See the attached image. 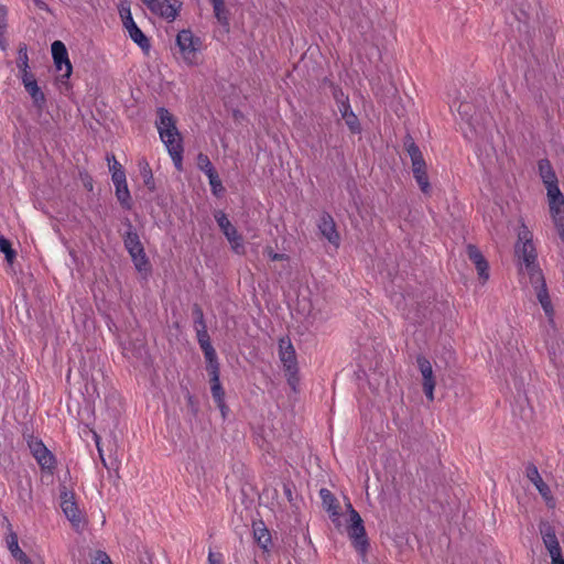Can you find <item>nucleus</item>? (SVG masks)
<instances>
[{"instance_id":"46","label":"nucleus","mask_w":564,"mask_h":564,"mask_svg":"<svg viewBox=\"0 0 564 564\" xmlns=\"http://www.w3.org/2000/svg\"><path fill=\"white\" fill-rule=\"evenodd\" d=\"M286 376L289 384L293 388V390H295V386L299 382L297 368H294L292 371H286Z\"/></svg>"},{"instance_id":"12","label":"nucleus","mask_w":564,"mask_h":564,"mask_svg":"<svg viewBox=\"0 0 564 564\" xmlns=\"http://www.w3.org/2000/svg\"><path fill=\"white\" fill-rule=\"evenodd\" d=\"M468 259L475 264L478 276L485 283L489 279V265L481 251L475 245H467Z\"/></svg>"},{"instance_id":"22","label":"nucleus","mask_w":564,"mask_h":564,"mask_svg":"<svg viewBox=\"0 0 564 564\" xmlns=\"http://www.w3.org/2000/svg\"><path fill=\"white\" fill-rule=\"evenodd\" d=\"M8 549L12 556L22 564H30L28 555L20 549L18 543V536L12 533L8 539Z\"/></svg>"},{"instance_id":"9","label":"nucleus","mask_w":564,"mask_h":564,"mask_svg":"<svg viewBox=\"0 0 564 564\" xmlns=\"http://www.w3.org/2000/svg\"><path fill=\"white\" fill-rule=\"evenodd\" d=\"M416 364H417L419 370L422 375L423 391H424L426 398L430 401H433L436 381H435V377L433 373L432 364L430 362L429 359H426L422 355H419L416 357Z\"/></svg>"},{"instance_id":"26","label":"nucleus","mask_w":564,"mask_h":564,"mask_svg":"<svg viewBox=\"0 0 564 564\" xmlns=\"http://www.w3.org/2000/svg\"><path fill=\"white\" fill-rule=\"evenodd\" d=\"M319 496L327 511L332 512L333 514H337V505L334 495L328 489L322 488L319 490Z\"/></svg>"},{"instance_id":"7","label":"nucleus","mask_w":564,"mask_h":564,"mask_svg":"<svg viewBox=\"0 0 564 564\" xmlns=\"http://www.w3.org/2000/svg\"><path fill=\"white\" fill-rule=\"evenodd\" d=\"M153 13L167 21H174L182 8L180 0H141Z\"/></svg>"},{"instance_id":"24","label":"nucleus","mask_w":564,"mask_h":564,"mask_svg":"<svg viewBox=\"0 0 564 564\" xmlns=\"http://www.w3.org/2000/svg\"><path fill=\"white\" fill-rule=\"evenodd\" d=\"M24 88L30 94V96L32 97L33 102L37 107H42L43 104L45 102V96L42 93V90L40 89V87L37 86L36 80L33 82V83H26V85H24Z\"/></svg>"},{"instance_id":"4","label":"nucleus","mask_w":564,"mask_h":564,"mask_svg":"<svg viewBox=\"0 0 564 564\" xmlns=\"http://www.w3.org/2000/svg\"><path fill=\"white\" fill-rule=\"evenodd\" d=\"M349 508L350 525L348 527V535L352 540V544L356 550L365 556L368 547V540L366 538L362 519L359 513L352 509L351 505H349Z\"/></svg>"},{"instance_id":"14","label":"nucleus","mask_w":564,"mask_h":564,"mask_svg":"<svg viewBox=\"0 0 564 564\" xmlns=\"http://www.w3.org/2000/svg\"><path fill=\"white\" fill-rule=\"evenodd\" d=\"M318 230L332 245L338 246L339 235L335 221L329 214H323L318 220Z\"/></svg>"},{"instance_id":"23","label":"nucleus","mask_w":564,"mask_h":564,"mask_svg":"<svg viewBox=\"0 0 564 564\" xmlns=\"http://www.w3.org/2000/svg\"><path fill=\"white\" fill-rule=\"evenodd\" d=\"M210 383H212V387H210L212 395H213L215 402L217 403V405L221 410H224V408H225V401H224L225 392H224V389L221 387L219 378H216V377L215 378H210Z\"/></svg>"},{"instance_id":"34","label":"nucleus","mask_w":564,"mask_h":564,"mask_svg":"<svg viewBox=\"0 0 564 564\" xmlns=\"http://www.w3.org/2000/svg\"><path fill=\"white\" fill-rule=\"evenodd\" d=\"M0 251L6 254L9 263H12L15 258V251L11 248V243L4 237H0Z\"/></svg>"},{"instance_id":"37","label":"nucleus","mask_w":564,"mask_h":564,"mask_svg":"<svg viewBox=\"0 0 564 564\" xmlns=\"http://www.w3.org/2000/svg\"><path fill=\"white\" fill-rule=\"evenodd\" d=\"M469 110H470V105L468 102H462L458 107V113L460 115V117L463 119H465L469 126L475 128L471 117H469Z\"/></svg>"},{"instance_id":"47","label":"nucleus","mask_w":564,"mask_h":564,"mask_svg":"<svg viewBox=\"0 0 564 564\" xmlns=\"http://www.w3.org/2000/svg\"><path fill=\"white\" fill-rule=\"evenodd\" d=\"M207 362L217 360V355L213 346L202 349Z\"/></svg>"},{"instance_id":"29","label":"nucleus","mask_w":564,"mask_h":564,"mask_svg":"<svg viewBox=\"0 0 564 564\" xmlns=\"http://www.w3.org/2000/svg\"><path fill=\"white\" fill-rule=\"evenodd\" d=\"M413 176H414L416 183L419 184L421 191L424 194H430L431 185H430V182H429V176H427V173H426V169L425 170L414 171L413 172Z\"/></svg>"},{"instance_id":"31","label":"nucleus","mask_w":564,"mask_h":564,"mask_svg":"<svg viewBox=\"0 0 564 564\" xmlns=\"http://www.w3.org/2000/svg\"><path fill=\"white\" fill-rule=\"evenodd\" d=\"M197 166L206 175H209L210 173H215L216 172V170L214 169L209 158L206 154H204V153H199L197 155Z\"/></svg>"},{"instance_id":"49","label":"nucleus","mask_w":564,"mask_h":564,"mask_svg":"<svg viewBox=\"0 0 564 564\" xmlns=\"http://www.w3.org/2000/svg\"><path fill=\"white\" fill-rule=\"evenodd\" d=\"M208 562L209 564H221V555L209 552Z\"/></svg>"},{"instance_id":"19","label":"nucleus","mask_w":564,"mask_h":564,"mask_svg":"<svg viewBox=\"0 0 564 564\" xmlns=\"http://www.w3.org/2000/svg\"><path fill=\"white\" fill-rule=\"evenodd\" d=\"M539 174L546 187V192L553 186H558L557 177L549 160L539 161Z\"/></svg>"},{"instance_id":"3","label":"nucleus","mask_w":564,"mask_h":564,"mask_svg":"<svg viewBox=\"0 0 564 564\" xmlns=\"http://www.w3.org/2000/svg\"><path fill=\"white\" fill-rule=\"evenodd\" d=\"M176 45L184 62L187 65H195L197 52L200 48L199 39L194 36L191 30H182L177 33Z\"/></svg>"},{"instance_id":"11","label":"nucleus","mask_w":564,"mask_h":564,"mask_svg":"<svg viewBox=\"0 0 564 564\" xmlns=\"http://www.w3.org/2000/svg\"><path fill=\"white\" fill-rule=\"evenodd\" d=\"M61 508L66 518L74 527H78L82 522V513L76 505L74 494L64 488L59 495Z\"/></svg>"},{"instance_id":"38","label":"nucleus","mask_w":564,"mask_h":564,"mask_svg":"<svg viewBox=\"0 0 564 564\" xmlns=\"http://www.w3.org/2000/svg\"><path fill=\"white\" fill-rule=\"evenodd\" d=\"M91 564H112L110 557L104 551H97Z\"/></svg>"},{"instance_id":"45","label":"nucleus","mask_w":564,"mask_h":564,"mask_svg":"<svg viewBox=\"0 0 564 564\" xmlns=\"http://www.w3.org/2000/svg\"><path fill=\"white\" fill-rule=\"evenodd\" d=\"M8 10L6 7L0 6V34H2L7 26Z\"/></svg>"},{"instance_id":"25","label":"nucleus","mask_w":564,"mask_h":564,"mask_svg":"<svg viewBox=\"0 0 564 564\" xmlns=\"http://www.w3.org/2000/svg\"><path fill=\"white\" fill-rule=\"evenodd\" d=\"M129 36L131 40L137 43L142 50H149L150 48V41L144 35V33L139 29L138 25L133 26L131 30L128 31Z\"/></svg>"},{"instance_id":"52","label":"nucleus","mask_w":564,"mask_h":564,"mask_svg":"<svg viewBox=\"0 0 564 564\" xmlns=\"http://www.w3.org/2000/svg\"><path fill=\"white\" fill-rule=\"evenodd\" d=\"M210 2L213 3V8L214 9H217L218 7H221V3H224L223 0H210Z\"/></svg>"},{"instance_id":"8","label":"nucleus","mask_w":564,"mask_h":564,"mask_svg":"<svg viewBox=\"0 0 564 564\" xmlns=\"http://www.w3.org/2000/svg\"><path fill=\"white\" fill-rule=\"evenodd\" d=\"M28 445L32 456L35 458L40 467L43 470L52 473L56 466V459L44 443L41 440L31 436L28 441Z\"/></svg>"},{"instance_id":"28","label":"nucleus","mask_w":564,"mask_h":564,"mask_svg":"<svg viewBox=\"0 0 564 564\" xmlns=\"http://www.w3.org/2000/svg\"><path fill=\"white\" fill-rule=\"evenodd\" d=\"M131 259L134 263V267L135 269L139 271V272H144V273H148L150 271V263H149V260L145 256V252L144 250L141 251L140 253H133L131 256Z\"/></svg>"},{"instance_id":"20","label":"nucleus","mask_w":564,"mask_h":564,"mask_svg":"<svg viewBox=\"0 0 564 564\" xmlns=\"http://www.w3.org/2000/svg\"><path fill=\"white\" fill-rule=\"evenodd\" d=\"M156 115H158V119L155 121V127L159 131V134H161V132H165L176 126L175 118L166 108L160 107L156 110Z\"/></svg>"},{"instance_id":"5","label":"nucleus","mask_w":564,"mask_h":564,"mask_svg":"<svg viewBox=\"0 0 564 564\" xmlns=\"http://www.w3.org/2000/svg\"><path fill=\"white\" fill-rule=\"evenodd\" d=\"M160 139L166 147L169 154L171 155L173 163L177 170H182L183 162V144L182 137L176 128H171L165 132H161Z\"/></svg>"},{"instance_id":"18","label":"nucleus","mask_w":564,"mask_h":564,"mask_svg":"<svg viewBox=\"0 0 564 564\" xmlns=\"http://www.w3.org/2000/svg\"><path fill=\"white\" fill-rule=\"evenodd\" d=\"M541 535H542L543 543L550 553V556L551 555L558 556V553L562 552V550H561L560 543L557 541L554 529L550 525H543L541 528Z\"/></svg>"},{"instance_id":"33","label":"nucleus","mask_w":564,"mask_h":564,"mask_svg":"<svg viewBox=\"0 0 564 564\" xmlns=\"http://www.w3.org/2000/svg\"><path fill=\"white\" fill-rule=\"evenodd\" d=\"M17 65L20 70H25L29 68V56L25 44H22L19 47Z\"/></svg>"},{"instance_id":"15","label":"nucleus","mask_w":564,"mask_h":564,"mask_svg":"<svg viewBox=\"0 0 564 564\" xmlns=\"http://www.w3.org/2000/svg\"><path fill=\"white\" fill-rule=\"evenodd\" d=\"M279 356L285 371H292L294 368H297L295 351L289 339H280Z\"/></svg>"},{"instance_id":"36","label":"nucleus","mask_w":564,"mask_h":564,"mask_svg":"<svg viewBox=\"0 0 564 564\" xmlns=\"http://www.w3.org/2000/svg\"><path fill=\"white\" fill-rule=\"evenodd\" d=\"M254 536L261 547L267 549L271 541L270 534L267 529L254 530Z\"/></svg>"},{"instance_id":"42","label":"nucleus","mask_w":564,"mask_h":564,"mask_svg":"<svg viewBox=\"0 0 564 564\" xmlns=\"http://www.w3.org/2000/svg\"><path fill=\"white\" fill-rule=\"evenodd\" d=\"M264 253L268 256V258L271 261H281V260L286 259V256L284 253H276L273 251V249L271 247H267L264 249Z\"/></svg>"},{"instance_id":"55","label":"nucleus","mask_w":564,"mask_h":564,"mask_svg":"<svg viewBox=\"0 0 564 564\" xmlns=\"http://www.w3.org/2000/svg\"><path fill=\"white\" fill-rule=\"evenodd\" d=\"M286 496L291 497V490L289 488H285Z\"/></svg>"},{"instance_id":"16","label":"nucleus","mask_w":564,"mask_h":564,"mask_svg":"<svg viewBox=\"0 0 564 564\" xmlns=\"http://www.w3.org/2000/svg\"><path fill=\"white\" fill-rule=\"evenodd\" d=\"M338 110L341 115V118L345 120L347 127L352 133L360 132V124L357 116L351 110V107L348 102V98L338 99Z\"/></svg>"},{"instance_id":"32","label":"nucleus","mask_w":564,"mask_h":564,"mask_svg":"<svg viewBox=\"0 0 564 564\" xmlns=\"http://www.w3.org/2000/svg\"><path fill=\"white\" fill-rule=\"evenodd\" d=\"M207 177H208L213 194L216 196H220L224 193L225 188L223 186V183H221L217 172L210 173L209 175H207Z\"/></svg>"},{"instance_id":"13","label":"nucleus","mask_w":564,"mask_h":564,"mask_svg":"<svg viewBox=\"0 0 564 564\" xmlns=\"http://www.w3.org/2000/svg\"><path fill=\"white\" fill-rule=\"evenodd\" d=\"M525 475L528 479L535 486L540 495L546 502L552 501L550 487L543 481L536 466L534 464H528L525 468Z\"/></svg>"},{"instance_id":"43","label":"nucleus","mask_w":564,"mask_h":564,"mask_svg":"<svg viewBox=\"0 0 564 564\" xmlns=\"http://www.w3.org/2000/svg\"><path fill=\"white\" fill-rule=\"evenodd\" d=\"M120 15L122 18V22L127 31L131 30L133 26H135V22L131 15V11H128V15L123 14V11H120Z\"/></svg>"},{"instance_id":"1","label":"nucleus","mask_w":564,"mask_h":564,"mask_svg":"<svg viewBox=\"0 0 564 564\" xmlns=\"http://www.w3.org/2000/svg\"><path fill=\"white\" fill-rule=\"evenodd\" d=\"M514 252L519 261V272L529 276L530 283L536 292V297L546 315H552L553 306L547 293L546 283L536 258L538 253L533 245V235L527 226L522 225L518 232Z\"/></svg>"},{"instance_id":"41","label":"nucleus","mask_w":564,"mask_h":564,"mask_svg":"<svg viewBox=\"0 0 564 564\" xmlns=\"http://www.w3.org/2000/svg\"><path fill=\"white\" fill-rule=\"evenodd\" d=\"M214 12H215V17L217 18V20L223 23V24H228V19H227V14H226V10H225V4L221 3V7H218L217 9H214Z\"/></svg>"},{"instance_id":"48","label":"nucleus","mask_w":564,"mask_h":564,"mask_svg":"<svg viewBox=\"0 0 564 564\" xmlns=\"http://www.w3.org/2000/svg\"><path fill=\"white\" fill-rule=\"evenodd\" d=\"M21 79H22L23 85H26V83H33L36 80L34 75L29 70V68L25 70H21Z\"/></svg>"},{"instance_id":"30","label":"nucleus","mask_w":564,"mask_h":564,"mask_svg":"<svg viewBox=\"0 0 564 564\" xmlns=\"http://www.w3.org/2000/svg\"><path fill=\"white\" fill-rule=\"evenodd\" d=\"M115 186H116V196H117L118 200L124 208L129 209L131 207V204H130V193H129L127 183L122 184V185L121 184L115 185Z\"/></svg>"},{"instance_id":"39","label":"nucleus","mask_w":564,"mask_h":564,"mask_svg":"<svg viewBox=\"0 0 564 564\" xmlns=\"http://www.w3.org/2000/svg\"><path fill=\"white\" fill-rule=\"evenodd\" d=\"M112 182L115 185H122L127 183L126 174L122 169L115 170L112 173Z\"/></svg>"},{"instance_id":"50","label":"nucleus","mask_w":564,"mask_h":564,"mask_svg":"<svg viewBox=\"0 0 564 564\" xmlns=\"http://www.w3.org/2000/svg\"><path fill=\"white\" fill-rule=\"evenodd\" d=\"M552 564H564V557L562 556V552L558 553V556L551 555Z\"/></svg>"},{"instance_id":"27","label":"nucleus","mask_w":564,"mask_h":564,"mask_svg":"<svg viewBox=\"0 0 564 564\" xmlns=\"http://www.w3.org/2000/svg\"><path fill=\"white\" fill-rule=\"evenodd\" d=\"M139 167H140V174L143 178L145 186L149 189H154L153 174H152V170H151L149 163L145 160H142L139 163Z\"/></svg>"},{"instance_id":"35","label":"nucleus","mask_w":564,"mask_h":564,"mask_svg":"<svg viewBox=\"0 0 564 564\" xmlns=\"http://www.w3.org/2000/svg\"><path fill=\"white\" fill-rule=\"evenodd\" d=\"M196 334H197L198 344L202 349L208 348L209 346H212L206 326H202V328H198V326H196Z\"/></svg>"},{"instance_id":"53","label":"nucleus","mask_w":564,"mask_h":564,"mask_svg":"<svg viewBox=\"0 0 564 564\" xmlns=\"http://www.w3.org/2000/svg\"><path fill=\"white\" fill-rule=\"evenodd\" d=\"M139 564H152L150 556H145V558H140Z\"/></svg>"},{"instance_id":"40","label":"nucleus","mask_w":564,"mask_h":564,"mask_svg":"<svg viewBox=\"0 0 564 564\" xmlns=\"http://www.w3.org/2000/svg\"><path fill=\"white\" fill-rule=\"evenodd\" d=\"M193 314L195 316V327L198 326V328H202V326H206L204 321L203 311L199 306H195L193 310Z\"/></svg>"},{"instance_id":"44","label":"nucleus","mask_w":564,"mask_h":564,"mask_svg":"<svg viewBox=\"0 0 564 564\" xmlns=\"http://www.w3.org/2000/svg\"><path fill=\"white\" fill-rule=\"evenodd\" d=\"M207 370L209 372L210 378H219V364L217 360L207 362Z\"/></svg>"},{"instance_id":"54","label":"nucleus","mask_w":564,"mask_h":564,"mask_svg":"<svg viewBox=\"0 0 564 564\" xmlns=\"http://www.w3.org/2000/svg\"><path fill=\"white\" fill-rule=\"evenodd\" d=\"M120 11H123V14L128 15V11H130V9L129 8H122Z\"/></svg>"},{"instance_id":"51","label":"nucleus","mask_w":564,"mask_h":564,"mask_svg":"<svg viewBox=\"0 0 564 564\" xmlns=\"http://www.w3.org/2000/svg\"><path fill=\"white\" fill-rule=\"evenodd\" d=\"M111 159H112V164L109 165L111 173H113L115 170L122 169L121 164L115 159L113 155L111 156Z\"/></svg>"},{"instance_id":"6","label":"nucleus","mask_w":564,"mask_h":564,"mask_svg":"<svg viewBox=\"0 0 564 564\" xmlns=\"http://www.w3.org/2000/svg\"><path fill=\"white\" fill-rule=\"evenodd\" d=\"M215 220L217 221L223 234L231 245L232 250L238 253H245V246L242 237L238 234L237 229L232 226L227 215L223 210H216L214 214Z\"/></svg>"},{"instance_id":"2","label":"nucleus","mask_w":564,"mask_h":564,"mask_svg":"<svg viewBox=\"0 0 564 564\" xmlns=\"http://www.w3.org/2000/svg\"><path fill=\"white\" fill-rule=\"evenodd\" d=\"M549 209L561 240L564 242V196L558 186L546 192Z\"/></svg>"},{"instance_id":"10","label":"nucleus","mask_w":564,"mask_h":564,"mask_svg":"<svg viewBox=\"0 0 564 564\" xmlns=\"http://www.w3.org/2000/svg\"><path fill=\"white\" fill-rule=\"evenodd\" d=\"M52 56L55 67L58 72H64L63 77L68 78L72 75V64L65 44L62 41L52 43Z\"/></svg>"},{"instance_id":"21","label":"nucleus","mask_w":564,"mask_h":564,"mask_svg":"<svg viewBox=\"0 0 564 564\" xmlns=\"http://www.w3.org/2000/svg\"><path fill=\"white\" fill-rule=\"evenodd\" d=\"M130 230L127 231L124 237V247L128 250L129 254L132 256L133 253H140L144 250L139 235L131 230V225L129 226Z\"/></svg>"},{"instance_id":"17","label":"nucleus","mask_w":564,"mask_h":564,"mask_svg":"<svg viewBox=\"0 0 564 564\" xmlns=\"http://www.w3.org/2000/svg\"><path fill=\"white\" fill-rule=\"evenodd\" d=\"M404 148L411 158L412 172L417 170H425L426 164L422 152L410 135H408L404 140Z\"/></svg>"}]
</instances>
